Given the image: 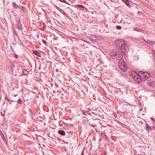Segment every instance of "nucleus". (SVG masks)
<instances>
[{
  "mask_svg": "<svg viewBox=\"0 0 155 155\" xmlns=\"http://www.w3.org/2000/svg\"><path fill=\"white\" fill-rule=\"evenodd\" d=\"M123 55V51L120 49H115L113 51L110 53V56L113 59H116V60L119 59V57Z\"/></svg>",
  "mask_w": 155,
  "mask_h": 155,
  "instance_id": "1",
  "label": "nucleus"
},
{
  "mask_svg": "<svg viewBox=\"0 0 155 155\" xmlns=\"http://www.w3.org/2000/svg\"><path fill=\"white\" fill-rule=\"evenodd\" d=\"M130 76L132 77L133 78H134L138 83H141L143 80L142 78H141V75L139 74V72L138 74L135 71H133L131 72Z\"/></svg>",
  "mask_w": 155,
  "mask_h": 155,
  "instance_id": "2",
  "label": "nucleus"
},
{
  "mask_svg": "<svg viewBox=\"0 0 155 155\" xmlns=\"http://www.w3.org/2000/svg\"><path fill=\"white\" fill-rule=\"evenodd\" d=\"M129 46L127 44H126L124 41L120 46V49L121 51H123V53L126 56H127L128 55L127 51H129Z\"/></svg>",
  "mask_w": 155,
  "mask_h": 155,
  "instance_id": "3",
  "label": "nucleus"
},
{
  "mask_svg": "<svg viewBox=\"0 0 155 155\" xmlns=\"http://www.w3.org/2000/svg\"><path fill=\"white\" fill-rule=\"evenodd\" d=\"M139 74L141 75V78H142L143 80L144 81L146 80L151 76L150 74L147 72L140 71L139 72Z\"/></svg>",
  "mask_w": 155,
  "mask_h": 155,
  "instance_id": "4",
  "label": "nucleus"
},
{
  "mask_svg": "<svg viewBox=\"0 0 155 155\" xmlns=\"http://www.w3.org/2000/svg\"><path fill=\"white\" fill-rule=\"evenodd\" d=\"M123 56V55L119 57V59H118V60H119L118 64L119 65L123 66L124 67H125V63L124 59L122 58ZM117 60H118V59Z\"/></svg>",
  "mask_w": 155,
  "mask_h": 155,
  "instance_id": "5",
  "label": "nucleus"
},
{
  "mask_svg": "<svg viewBox=\"0 0 155 155\" xmlns=\"http://www.w3.org/2000/svg\"><path fill=\"white\" fill-rule=\"evenodd\" d=\"M124 42V41L122 39H119V40H117L116 43V46L117 47V48L118 49H120V46H121V45L123 44V43Z\"/></svg>",
  "mask_w": 155,
  "mask_h": 155,
  "instance_id": "6",
  "label": "nucleus"
},
{
  "mask_svg": "<svg viewBox=\"0 0 155 155\" xmlns=\"http://www.w3.org/2000/svg\"><path fill=\"white\" fill-rule=\"evenodd\" d=\"M147 84L148 86H150L152 87H154L155 85V81L152 80H148L147 81Z\"/></svg>",
  "mask_w": 155,
  "mask_h": 155,
  "instance_id": "7",
  "label": "nucleus"
},
{
  "mask_svg": "<svg viewBox=\"0 0 155 155\" xmlns=\"http://www.w3.org/2000/svg\"><path fill=\"white\" fill-rule=\"evenodd\" d=\"M15 68V66L14 65V64L12 63L11 64V65L10 66V70L12 72V73L14 74L15 75H16V74H15L14 73V69Z\"/></svg>",
  "mask_w": 155,
  "mask_h": 155,
  "instance_id": "8",
  "label": "nucleus"
},
{
  "mask_svg": "<svg viewBox=\"0 0 155 155\" xmlns=\"http://www.w3.org/2000/svg\"><path fill=\"white\" fill-rule=\"evenodd\" d=\"M15 97L17 98V102L19 104H22L23 103L21 99L17 95L14 96Z\"/></svg>",
  "mask_w": 155,
  "mask_h": 155,
  "instance_id": "9",
  "label": "nucleus"
},
{
  "mask_svg": "<svg viewBox=\"0 0 155 155\" xmlns=\"http://www.w3.org/2000/svg\"><path fill=\"white\" fill-rule=\"evenodd\" d=\"M11 99H8L7 98V97H6V99L8 100L9 101H11L12 102H17V98L16 97H14V98H11Z\"/></svg>",
  "mask_w": 155,
  "mask_h": 155,
  "instance_id": "10",
  "label": "nucleus"
},
{
  "mask_svg": "<svg viewBox=\"0 0 155 155\" xmlns=\"http://www.w3.org/2000/svg\"><path fill=\"white\" fill-rule=\"evenodd\" d=\"M58 133L62 136H64L65 135V133L64 130H60L58 131Z\"/></svg>",
  "mask_w": 155,
  "mask_h": 155,
  "instance_id": "11",
  "label": "nucleus"
},
{
  "mask_svg": "<svg viewBox=\"0 0 155 155\" xmlns=\"http://www.w3.org/2000/svg\"><path fill=\"white\" fill-rule=\"evenodd\" d=\"M119 123L122 127H124L125 128H126L127 130H128L130 129L129 126H127L126 124H124L123 123H121V122H119Z\"/></svg>",
  "mask_w": 155,
  "mask_h": 155,
  "instance_id": "12",
  "label": "nucleus"
},
{
  "mask_svg": "<svg viewBox=\"0 0 155 155\" xmlns=\"http://www.w3.org/2000/svg\"><path fill=\"white\" fill-rule=\"evenodd\" d=\"M28 111L29 112V114L30 116V117L32 120H33L34 119L33 117V114L31 110L30 109H29Z\"/></svg>",
  "mask_w": 155,
  "mask_h": 155,
  "instance_id": "13",
  "label": "nucleus"
},
{
  "mask_svg": "<svg viewBox=\"0 0 155 155\" xmlns=\"http://www.w3.org/2000/svg\"><path fill=\"white\" fill-rule=\"evenodd\" d=\"M33 53L34 54H35L37 56H41L40 53L38 51L36 50L33 51Z\"/></svg>",
  "mask_w": 155,
  "mask_h": 155,
  "instance_id": "14",
  "label": "nucleus"
},
{
  "mask_svg": "<svg viewBox=\"0 0 155 155\" xmlns=\"http://www.w3.org/2000/svg\"><path fill=\"white\" fill-rule=\"evenodd\" d=\"M122 1L123 2L125 3L127 6H130V3L129 0H122Z\"/></svg>",
  "mask_w": 155,
  "mask_h": 155,
  "instance_id": "15",
  "label": "nucleus"
},
{
  "mask_svg": "<svg viewBox=\"0 0 155 155\" xmlns=\"http://www.w3.org/2000/svg\"><path fill=\"white\" fill-rule=\"evenodd\" d=\"M146 130L148 131H151L153 130V129L147 124L146 125Z\"/></svg>",
  "mask_w": 155,
  "mask_h": 155,
  "instance_id": "16",
  "label": "nucleus"
},
{
  "mask_svg": "<svg viewBox=\"0 0 155 155\" xmlns=\"http://www.w3.org/2000/svg\"><path fill=\"white\" fill-rule=\"evenodd\" d=\"M134 30L136 31H137L138 32H141L143 33L144 31L143 30L141 29L140 28H139L137 27L135 28H134Z\"/></svg>",
  "mask_w": 155,
  "mask_h": 155,
  "instance_id": "17",
  "label": "nucleus"
},
{
  "mask_svg": "<svg viewBox=\"0 0 155 155\" xmlns=\"http://www.w3.org/2000/svg\"><path fill=\"white\" fill-rule=\"evenodd\" d=\"M19 68H20V67L19 66L17 67L16 68H15V69L14 70V73H16L17 72L20 73L21 70L20 71Z\"/></svg>",
  "mask_w": 155,
  "mask_h": 155,
  "instance_id": "18",
  "label": "nucleus"
},
{
  "mask_svg": "<svg viewBox=\"0 0 155 155\" xmlns=\"http://www.w3.org/2000/svg\"><path fill=\"white\" fill-rule=\"evenodd\" d=\"M75 6L76 8H85V7L83 5H75Z\"/></svg>",
  "mask_w": 155,
  "mask_h": 155,
  "instance_id": "19",
  "label": "nucleus"
},
{
  "mask_svg": "<svg viewBox=\"0 0 155 155\" xmlns=\"http://www.w3.org/2000/svg\"><path fill=\"white\" fill-rule=\"evenodd\" d=\"M22 72L23 74L26 75L28 73V71L25 69H23L22 70Z\"/></svg>",
  "mask_w": 155,
  "mask_h": 155,
  "instance_id": "20",
  "label": "nucleus"
},
{
  "mask_svg": "<svg viewBox=\"0 0 155 155\" xmlns=\"http://www.w3.org/2000/svg\"><path fill=\"white\" fill-rule=\"evenodd\" d=\"M0 135H1V136L2 137V139L3 140H5V136H4L3 134V133L2 132V131H0Z\"/></svg>",
  "mask_w": 155,
  "mask_h": 155,
  "instance_id": "21",
  "label": "nucleus"
},
{
  "mask_svg": "<svg viewBox=\"0 0 155 155\" xmlns=\"http://www.w3.org/2000/svg\"><path fill=\"white\" fill-rule=\"evenodd\" d=\"M13 6L15 8H18V5H17L15 2H13L12 3Z\"/></svg>",
  "mask_w": 155,
  "mask_h": 155,
  "instance_id": "22",
  "label": "nucleus"
},
{
  "mask_svg": "<svg viewBox=\"0 0 155 155\" xmlns=\"http://www.w3.org/2000/svg\"><path fill=\"white\" fill-rule=\"evenodd\" d=\"M59 0L62 2H64V3L70 5V4L68 2L66 1L65 0Z\"/></svg>",
  "mask_w": 155,
  "mask_h": 155,
  "instance_id": "23",
  "label": "nucleus"
},
{
  "mask_svg": "<svg viewBox=\"0 0 155 155\" xmlns=\"http://www.w3.org/2000/svg\"><path fill=\"white\" fill-rule=\"evenodd\" d=\"M116 28L118 30L121 29L122 28L121 27L120 25H117L116 26Z\"/></svg>",
  "mask_w": 155,
  "mask_h": 155,
  "instance_id": "24",
  "label": "nucleus"
},
{
  "mask_svg": "<svg viewBox=\"0 0 155 155\" xmlns=\"http://www.w3.org/2000/svg\"><path fill=\"white\" fill-rule=\"evenodd\" d=\"M42 41L45 45H47V42L44 40H42Z\"/></svg>",
  "mask_w": 155,
  "mask_h": 155,
  "instance_id": "25",
  "label": "nucleus"
},
{
  "mask_svg": "<svg viewBox=\"0 0 155 155\" xmlns=\"http://www.w3.org/2000/svg\"><path fill=\"white\" fill-rule=\"evenodd\" d=\"M81 112H82V113L83 114H84V115H85V116L87 115L86 114V112L84 110H81Z\"/></svg>",
  "mask_w": 155,
  "mask_h": 155,
  "instance_id": "26",
  "label": "nucleus"
},
{
  "mask_svg": "<svg viewBox=\"0 0 155 155\" xmlns=\"http://www.w3.org/2000/svg\"><path fill=\"white\" fill-rule=\"evenodd\" d=\"M61 13H62L64 15H66V13L65 12L62 10H61V11H60Z\"/></svg>",
  "mask_w": 155,
  "mask_h": 155,
  "instance_id": "27",
  "label": "nucleus"
},
{
  "mask_svg": "<svg viewBox=\"0 0 155 155\" xmlns=\"http://www.w3.org/2000/svg\"><path fill=\"white\" fill-rule=\"evenodd\" d=\"M56 8L59 10V11H61V10H62L60 8H59L58 6H55Z\"/></svg>",
  "mask_w": 155,
  "mask_h": 155,
  "instance_id": "28",
  "label": "nucleus"
},
{
  "mask_svg": "<svg viewBox=\"0 0 155 155\" xmlns=\"http://www.w3.org/2000/svg\"><path fill=\"white\" fill-rule=\"evenodd\" d=\"M150 119L151 120L153 121L155 123V118H153L152 117H151L150 118Z\"/></svg>",
  "mask_w": 155,
  "mask_h": 155,
  "instance_id": "29",
  "label": "nucleus"
},
{
  "mask_svg": "<svg viewBox=\"0 0 155 155\" xmlns=\"http://www.w3.org/2000/svg\"><path fill=\"white\" fill-rule=\"evenodd\" d=\"M155 44V41H151L150 44L151 45H153Z\"/></svg>",
  "mask_w": 155,
  "mask_h": 155,
  "instance_id": "30",
  "label": "nucleus"
},
{
  "mask_svg": "<svg viewBox=\"0 0 155 155\" xmlns=\"http://www.w3.org/2000/svg\"><path fill=\"white\" fill-rule=\"evenodd\" d=\"M150 41L151 40H147L146 41V42L148 44H150Z\"/></svg>",
  "mask_w": 155,
  "mask_h": 155,
  "instance_id": "31",
  "label": "nucleus"
},
{
  "mask_svg": "<svg viewBox=\"0 0 155 155\" xmlns=\"http://www.w3.org/2000/svg\"><path fill=\"white\" fill-rule=\"evenodd\" d=\"M14 57L15 58H18V55L16 54H14Z\"/></svg>",
  "mask_w": 155,
  "mask_h": 155,
  "instance_id": "32",
  "label": "nucleus"
},
{
  "mask_svg": "<svg viewBox=\"0 0 155 155\" xmlns=\"http://www.w3.org/2000/svg\"><path fill=\"white\" fill-rule=\"evenodd\" d=\"M67 125L68 126H73V125L72 124H69L68 125V124H67Z\"/></svg>",
  "mask_w": 155,
  "mask_h": 155,
  "instance_id": "33",
  "label": "nucleus"
},
{
  "mask_svg": "<svg viewBox=\"0 0 155 155\" xmlns=\"http://www.w3.org/2000/svg\"><path fill=\"white\" fill-rule=\"evenodd\" d=\"M84 149H83L82 151V155H84Z\"/></svg>",
  "mask_w": 155,
  "mask_h": 155,
  "instance_id": "34",
  "label": "nucleus"
},
{
  "mask_svg": "<svg viewBox=\"0 0 155 155\" xmlns=\"http://www.w3.org/2000/svg\"><path fill=\"white\" fill-rule=\"evenodd\" d=\"M55 86L56 87H58V86H59L57 84H55Z\"/></svg>",
  "mask_w": 155,
  "mask_h": 155,
  "instance_id": "35",
  "label": "nucleus"
},
{
  "mask_svg": "<svg viewBox=\"0 0 155 155\" xmlns=\"http://www.w3.org/2000/svg\"><path fill=\"white\" fill-rule=\"evenodd\" d=\"M80 40H82V41H84V42H86V41H85V40H84V39H80Z\"/></svg>",
  "mask_w": 155,
  "mask_h": 155,
  "instance_id": "36",
  "label": "nucleus"
},
{
  "mask_svg": "<svg viewBox=\"0 0 155 155\" xmlns=\"http://www.w3.org/2000/svg\"><path fill=\"white\" fill-rule=\"evenodd\" d=\"M86 113L88 114H89V111L88 110H87L86 111Z\"/></svg>",
  "mask_w": 155,
  "mask_h": 155,
  "instance_id": "37",
  "label": "nucleus"
},
{
  "mask_svg": "<svg viewBox=\"0 0 155 155\" xmlns=\"http://www.w3.org/2000/svg\"><path fill=\"white\" fill-rule=\"evenodd\" d=\"M92 113L95 114H97L96 113H95V112H92Z\"/></svg>",
  "mask_w": 155,
  "mask_h": 155,
  "instance_id": "38",
  "label": "nucleus"
},
{
  "mask_svg": "<svg viewBox=\"0 0 155 155\" xmlns=\"http://www.w3.org/2000/svg\"><path fill=\"white\" fill-rule=\"evenodd\" d=\"M143 40L146 42L147 41H146L144 39H143Z\"/></svg>",
  "mask_w": 155,
  "mask_h": 155,
  "instance_id": "39",
  "label": "nucleus"
},
{
  "mask_svg": "<svg viewBox=\"0 0 155 155\" xmlns=\"http://www.w3.org/2000/svg\"><path fill=\"white\" fill-rule=\"evenodd\" d=\"M97 112V111H96V110L95 112V113H97V112Z\"/></svg>",
  "mask_w": 155,
  "mask_h": 155,
  "instance_id": "40",
  "label": "nucleus"
}]
</instances>
